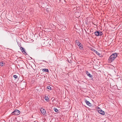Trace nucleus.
I'll return each instance as SVG.
<instances>
[{
  "label": "nucleus",
  "mask_w": 122,
  "mask_h": 122,
  "mask_svg": "<svg viewBox=\"0 0 122 122\" xmlns=\"http://www.w3.org/2000/svg\"><path fill=\"white\" fill-rule=\"evenodd\" d=\"M98 112L99 113L102 115H104L105 114L104 112L100 108H99V110H98Z\"/></svg>",
  "instance_id": "4"
},
{
  "label": "nucleus",
  "mask_w": 122,
  "mask_h": 122,
  "mask_svg": "<svg viewBox=\"0 0 122 122\" xmlns=\"http://www.w3.org/2000/svg\"><path fill=\"white\" fill-rule=\"evenodd\" d=\"M40 111L41 113L43 114H44L46 112V111L45 109H41L40 110Z\"/></svg>",
  "instance_id": "9"
},
{
  "label": "nucleus",
  "mask_w": 122,
  "mask_h": 122,
  "mask_svg": "<svg viewBox=\"0 0 122 122\" xmlns=\"http://www.w3.org/2000/svg\"><path fill=\"white\" fill-rule=\"evenodd\" d=\"M42 71H46L47 72H49V70L48 69H42Z\"/></svg>",
  "instance_id": "11"
},
{
  "label": "nucleus",
  "mask_w": 122,
  "mask_h": 122,
  "mask_svg": "<svg viewBox=\"0 0 122 122\" xmlns=\"http://www.w3.org/2000/svg\"><path fill=\"white\" fill-rule=\"evenodd\" d=\"M5 64V63L3 62H0V66H3Z\"/></svg>",
  "instance_id": "14"
},
{
  "label": "nucleus",
  "mask_w": 122,
  "mask_h": 122,
  "mask_svg": "<svg viewBox=\"0 0 122 122\" xmlns=\"http://www.w3.org/2000/svg\"><path fill=\"white\" fill-rule=\"evenodd\" d=\"M85 103L86 104L89 106H91V104L90 103L89 101H87V100H86L85 101Z\"/></svg>",
  "instance_id": "7"
},
{
  "label": "nucleus",
  "mask_w": 122,
  "mask_h": 122,
  "mask_svg": "<svg viewBox=\"0 0 122 122\" xmlns=\"http://www.w3.org/2000/svg\"><path fill=\"white\" fill-rule=\"evenodd\" d=\"M54 110L55 111V112H57L58 111V110L57 109H56V108H54Z\"/></svg>",
  "instance_id": "17"
},
{
  "label": "nucleus",
  "mask_w": 122,
  "mask_h": 122,
  "mask_svg": "<svg viewBox=\"0 0 122 122\" xmlns=\"http://www.w3.org/2000/svg\"><path fill=\"white\" fill-rule=\"evenodd\" d=\"M95 34L97 36H101L102 35V32L97 31L95 32Z\"/></svg>",
  "instance_id": "3"
},
{
  "label": "nucleus",
  "mask_w": 122,
  "mask_h": 122,
  "mask_svg": "<svg viewBox=\"0 0 122 122\" xmlns=\"http://www.w3.org/2000/svg\"><path fill=\"white\" fill-rule=\"evenodd\" d=\"M93 51H94L97 54V55H98L99 56H100V55H101L100 54V53H99L98 52H97V51L95 50H94Z\"/></svg>",
  "instance_id": "10"
},
{
  "label": "nucleus",
  "mask_w": 122,
  "mask_h": 122,
  "mask_svg": "<svg viewBox=\"0 0 122 122\" xmlns=\"http://www.w3.org/2000/svg\"><path fill=\"white\" fill-rule=\"evenodd\" d=\"M20 50L24 54L26 53H26L25 52V49L23 48L20 47Z\"/></svg>",
  "instance_id": "5"
},
{
  "label": "nucleus",
  "mask_w": 122,
  "mask_h": 122,
  "mask_svg": "<svg viewBox=\"0 0 122 122\" xmlns=\"http://www.w3.org/2000/svg\"><path fill=\"white\" fill-rule=\"evenodd\" d=\"M47 89L50 90H51V87L49 86H48L47 88Z\"/></svg>",
  "instance_id": "16"
},
{
  "label": "nucleus",
  "mask_w": 122,
  "mask_h": 122,
  "mask_svg": "<svg viewBox=\"0 0 122 122\" xmlns=\"http://www.w3.org/2000/svg\"><path fill=\"white\" fill-rule=\"evenodd\" d=\"M20 113V111L17 110H15L12 112V115H18Z\"/></svg>",
  "instance_id": "2"
},
{
  "label": "nucleus",
  "mask_w": 122,
  "mask_h": 122,
  "mask_svg": "<svg viewBox=\"0 0 122 122\" xmlns=\"http://www.w3.org/2000/svg\"><path fill=\"white\" fill-rule=\"evenodd\" d=\"M13 76L15 79H18V77L17 75H14Z\"/></svg>",
  "instance_id": "15"
},
{
  "label": "nucleus",
  "mask_w": 122,
  "mask_h": 122,
  "mask_svg": "<svg viewBox=\"0 0 122 122\" xmlns=\"http://www.w3.org/2000/svg\"><path fill=\"white\" fill-rule=\"evenodd\" d=\"M79 47V48L81 50H82L83 49V46L82 45V44H81V45H80L79 46H78Z\"/></svg>",
  "instance_id": "13"
},
{
  "label": "nucleus",
  "mask_w": 122,
  "mask_h": 122,
  "mask_svg": "<svg viewBox=\"0 0 122 122\" xmlns=\"http://www.w3.org/2000/svg\"><path fill=\"white\" fill-rule=\"evenodd\" d=\"M117 54L116 53L112 54L109 57L108 60V62L111 63L113 61L117 56Z\"/></svg>",
  "instance_id": "1"
},
{
  "label": "nucleus",
  "mask_w": 122,
  "mask_h": 122,
  "mask_svg": "<svg viewBox=\"0 0 122 122\" xmlns=\"http://www.w3.org/2000/svg\"><path fill=\"white\" fill-rule=\"evenodd\" d=\"M86 73L87 76H89L90 77H91L92 76L87 71H86Z\"/></svg>",
  "instance_id": "6"
},
{
  "label": "nucleus",
  "mask_w": 122,
  "mask_h": 122,
  "mask_svg": "<svg viewBox=\"0 0 122 122\" xmlns=\"http://www.w3.org/2000/svg\"><path fill=\"white\" fill-rule=\"evenodd\" d=\"M45 100L47 102L49 101V99L48 97H47L46 96L45 97Z\"/></svg>",
  "instance_id": "12"
},
{
  "label": "nucleus",
  "mask_w": 122,
  "mask_h": 122,
  "mask_svg": "<svg viewBox=\"0 0 122 122\" xmlns=\"http://www.w3.org/2000/svg\"><path fill=\"white\" fill-rule=\"evenodd\" d=\"M76 44L78 46H79L80 45H81L82 44L78 40H76L75 41Z\"/></svg>",
  "instance_id": "8"
},
{
  "label": "nucleus",
  "mask_w": 122,
  "mask_h": 122,
  "mask_svg": "<svg viewBox=\"0 0 122 122\" xmlns=\"http://www.w3.org/2000/svg\"><path fill=\"white\" fill-rule=\"evenodd\" d=\"M45 61V62H46V61Z\"/></svg>",
  "instance_id": "18"
}]
</instances>
